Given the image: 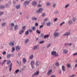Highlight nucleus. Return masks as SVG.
Masks as SVG:
<instances>
[{
  "label": "nucleus",
  "instance_id": "nucleus-1",
  "mask_svg": "<svg viewBox=\"0 0 77 77\" xmlns=\"http://www.w3.org/2000/svg\"><path fill=\"white\" fill-rule=\"evenodd\" d=\"M51 54L54 56H58L59 54H56V52L55 51H52L51 52Z\"/></svg>",
  "mask_w": 77,
  "mask_h": 77
},
{
  "label": "nucleus",
  "instance_id": "nucleus-2",
  "mask_svg": "<svg viewBox=\"0 0 77 77\" xmlns=\"http://www.w3.org/2000/svg\"><path fill=\"white\" fill-rule=\"evenodd\" d=\"M26 28V26H23L22 29V30L20 31L19 32V34H22L23 33V32H24V29Z\"/></svg>",
  "mask_w": 77,
  "mask_h": 77
},
{
  "label": "nucleus",
  "instance_id": "nucleus-3",
  "mask_svg": "<svg viewBox=\"0 0 77 77\" xmlns=\"http://www.w3.org/2000/svg\"><path fill=\"white\" fill-rule=\"evenodd\" d=\"M57 30V29L55 32L54 33V35L55 37H57V36H59V33L57 32H56V31Z\"/></svg>",
  "mask_w": 77,
  "mask_h": 77
},
{
  "label": "nucleus",
  "instance_id": "nucleus-4",
  "mask_svg": "<svg viewBox=\"0 0 77 77\" xmlns=\"http://www.w3.org/2000/svg\"><path fill=\"white\" fill-rule=\"evenodd\" d=\"M30 64L31 65L32 68H34L35 67V62L34 61H32L31 62Z\"/></svg>",
  "mask_w": 77,
  "mask_h": 77
},
{
  "label": "nucleus",
  "instance_id": "nucleus-5",
  "mask_svg": "<svg viewBox=\"0 0 77 77\" xmlns=\"http://www.w3.org/2000/svg\"><path fill=\"white\" fill-rule=\"evenodd\" d=\"M21 49V47L20 46H17L16 47V50L17 51L20 50Z\"/></svg>",
  "mask_w": 77,
  "mask_h": 77
},
{
  "label": "nucleus",
  "instance_id": "nucleus-6",
  "mask_svg": "<svg viewBox=\"0 0 77 77\" xmlns=\"http://www.w3.org/2000/svg\"><path fill=\"white\" fill-rule=\"evenodd\" d=\"M39 71H37L35 73L32 75V77H34V75H39Z\"/></svg>",
  "mask_w": 77,
  "mask_h": 77
},
{
  "label": "nucleus",
  "instance_id": "nucleus-7",
  "mask_svg": "<svg viewBox=\"0 0 77 77\" xmlns=\"http://www.w3.org/2000/svg\"><path fill=\"white\" fill-rule=\"evenodd\" d=\"M43 11V8H40L38 11H36V12L37 13H41V12H42V11Z\"/></svg>",
  "mask_w": 77,
  "mask_h": 77
},
{
  "label": "nucleus",
  "instance_id": "nucleus-8",
  "mask_svg": "<svg viewBox=\"0 0 77 77\" xmlns=\"http://www.w3.org/2000/svg\"><path fill=\"white\" fill-rule=\"evenodd\" d=\"M51 73H52V70L51 69H50L48 72L47 74L48 75H50L51 74Z\"/></svg>",
  "mask_w": 77,
  "mask_h": 77
},
{
  "label": "nucleus",
  "instance_id": "nucleus-9",
  "mask_svg": "<svg viewBox=\"0 0 77 77\" xmlns=\"http://www.w3.org/2000/svg\"><path fill=\"white\" fill-rule=\"evenodd\" d=\"M36 66H38L40 65V62L39 61H36L35 63Z\"/></svg>",
  "mask_w": 77,
  "mask_h": 77
},
{
  "label": "nucleus",
  "instance_id": "nucleus-10",
  "mask_svg": "<svg viewBox=\"0 0 77 77\" xmlns=\"http://www.w3.org/2000/svg\"><path fill=\"white\" fill-rule=\"evenodd\" d=\"M38 47H39V46L38 45L34 46L32 48V50H36V49H37V48H38Z\"/></svg>",
  "mask_w": 77,
  "mask_h": 77
},
{
  "label": "nucleus",
  "instance_id": "nucleus-11",
  "mask_svg": "<svg viewBox=\"0 0 77 77\" xmlns=\"http://www.w3.org/2000/svg\"><path fill=\"white\" fill-rule=\"evenodd\" d=\"M9 45L11 46H14V42H11L9 43Z\"/></svg>",
  "mask_w": 77,
  "mask_h": 77
},
{
  "label": "nucleus",
  "instance_id": "nucleus-12",
  "mask_svg": "<svg viewBox=\"0 0 77 77\" xmlns=\"http://www.w3.org/2000/svg\"><path fill=\"white\" fill-rule=\"evenodd\" d=\"M23 63L25 64L26 63V58L23 57Z\"/></svg>",
  "mask_w": 77,
  "mask_h": 77
},
{
  "label": "nucleus",
  "instance_id": "nucleus-13",
  "mask_svg": "<svg viewBox=\"0 0 77 77\" xmlns=\"http://www.w3.org/2000/svg\"><path fill=\"white\" fill-rule=\"evenodd\" d=\"M65 45H68L69 46H71L72 45V43H65Z\"/></svg>",
  "mask_w": 77,
  "mask_h": 77
},
{
  "label": "nucleus",
  "instance_id": "nucleus-14",
  "mask_svg": "<svg viewBox=\"0 0 77 77\" xmlns=\"http://www.w3.org/2000/svg\"><path fill=\"white\" fill-rule=\"evenodd\" d=\"M32 4L33 6H36V5H37V3H36V2L35 1L33 2H32Z\"/></svg>",
  "mask_w": 77,
  "mask_h": 77
},
{
  "label": "nucleus",
  "instance_id": "nucleus-15",
  "mask_svg": "<svg viewBox=\"0 0 77 77\" xmlns=\"http://www.w3.org/2000/svg\"><path fill=\"white\" fill-rule=\"evenodd\" d=\"M70 34V33L69 32H67L64 34V36H68V35H69Z\"/></svg>",
  "mask_w": 77,
  "mask_h": 77
},
{
  "label": "nucleus",
  "instance_id": "nucleus-16",
  "mask_svg": "<svg viewBox=\"0 0 77 77\" xmlns=\"http://www.w3.org/2000/svg\"><path fill=\"white\" fill-rule=\"evenodd\" d=\"M12 63H11L9 66L10 67V70L9 71H11V69H12Z\"/></svg>",
  "mask_w": 77,
  "mask_h": 77
},
{
  "label": "nucleus",
  "instance_id": "nucleus-17",
  "mask_svg": "<svg viewBox=\"0 0 77 77\" xmlns=\"http://www.w3.org/2000/svg\"><path fill=\"white\" fill-rule=\"evenodd\" d=\"M63 53H68V51L66 49H63Z\"/></svg>",
  "mask_w": 77,
  "mask_h": 77
},
{
  "label": "nucleus",
  "instance_id": "nucleus-18",
  "mask_svg": "<svg viewBox=\"0 0 77 77\" xmlns=\"http://www.w3.org/2000/svg\"><path fill=\"white\" fill-rule=\"evenodd\" d=\"M62 69L63 71H65V66H62Z\"/></svg>",
  "mask_w": 77,
  "mask_h": 77
},
{
  "label": "nucleus",
  "instance_id": "nucleus-19",
  "mask_svg": "<svg viewBox=\"0 0 77 77\" xmlns=\"http://www.w3.org/2000/svg\"><path fill=\"white\" fill-rule=\"evenodd\" d=\"M46 24L48 26H50L51 24V23H50V22H49L48 23H46Z\"/></svg>",
  "mask_w": 77,
  "mask_h": 77
},
{
  "label": "nucleus",
  "instance_id": "nucleus-20",
  "mask_svg": "<svg viewBox=\"0 0 77 77\" xmlns=\"http://www.w3.org/2000/svg\"><path fill=\"white\" fill-rule=\"evenodd\" d=\"M29 1H26L24 3V4L25 5H27V4H29Z\"/></svg>",
  "mask_w": 77,
  "mask_h": 77
},
{
  "label": "nucleus",
  "instance_id": "nucleus-21",
  "mask_svg": "<svg viewBox=\"0 0 77 77\" xmlns=\"http://www.w3.org/2000/svg\"><path fill=\"white\" fill-rule=\"evenodd\" d=\"M48 37H49V35H46L44 36V38L45 39L46 38H48Z\"/></svg>",
  "mask_w": 77,
  "mask_h": 77
},
{
  "label": "nucleus",
  "instance_id": "nucleus-22",
  "mask_svg": "<svg viewBox=\"0 0 77 77\" xmlns=\"http://www.w3.org/2000/svg\"><path fill=\"white\" fill-rule=\"evenodd\" d=\"M33 58V55H32L30 56L29 59H32Z\"/></svg>",
  "mask_w": 77,
  "mask_h": 77
},
{
  "label": "nucleus",
  "instance_id": "nucleus-23",
  "mask_svg": "<svg viewBox=\"0 0 77 77\" xmlns=\"http://www.w3.org/2000/svg\"><path fill=\"white\" fill-rule=\"evenodd\" d=\"M7 60H4V61L2 62V65H3V64L5 63V62H6Z\"/></svg>",
  "mask_w": 77,
  "mask_h": 77
},
{
  "label": "nucleus",
  "instance_id": "nucleus-24",
  "mask_svg": "<svg viewBox=\"0 0 77 77\" xmlns=\"http://www.w3.org/2000/svg\"><path fill=\"white\" fill-rule=\"evenodd\" d=\"M18 26L17 25H16L15 26V27H14V30H17V29H18Z\"/></svg>",
  "mask_w": 77,
  "mask_h": 77
},
{
  "label": "nucleus",
  "instance_id": "nucleus-25",
  "mask_svg": "<svg viewBox=\"0 0 77 77\" xmlns=\"http://www.w3.org/2000/svg\"><path fill=\"white\" fill-rule=\"evenodd\" d=\"M15 50V48H14V47H13L12 48V50L11 51V52H13Z\"/></svg>",
  "mask_w": 77,
  "mask_h": 77
},
{
  "label": "nucleus",
  "instance_id": "nucleus-26",
  "mask_svg": "<svg viewBox=\"0 0 77 77\" xmlns=\"http://www.w3.org/2000/svg\"><path fill=\"white\" fill-rule=\"evenodd\" d=\"M67 67L68 68H69L71 67V64H67Z\"/></svg>",
  "mask_w": 77,
  "mask_h": 77
},
{
  "label": "nucleus",
  "instance_id": "nucleus-27",
  "mask_svg": "<svg viewBox=\"0 0 77 77\" xmlns=\"http://www.w3.org/2000/svg\"><path fill=\"white\" fill-rule=\"evenodd\" d=\"M32 20H37V18L35 17H34L32 18Z\"/></svg>",
  "mask_w": 77,
  "mask_h": 77
},
{
  "label": "nucleus",
  "instance_id": "nucleus-28",
  "mask_svg": "<svg viewBox=\"0 0 77 77\" xmlns=\"http://www.w3.org/2000/svg\"><path fill=\"white\" fill-rule=\"evenodd\" d=\"M19 71H20V70H19V69H17L15 71V73H18Z\"/></svg>",
  "mask_w": 77,
  "mask_h": 77
},
{
  "label": "nucleus",
  "instance_id": "nucleus-29",
  "mask_svg": "<svg viewBox=\"0 0 77 77\" xmlns=\"http://www.w3.org/2000/svg\"><path fill=\"white\" fill-rule=\"evenodd\" d=\"M16 8L17 9H19V8H20V5H17L16 6Z\"/></svg>",
  "mask_w": 77,
  "mask_h": 77
},
{
  "label": "nucleus",
  "instance_id": "nucleus-30",
  "mask_svg": "<svg viewBox=\"0 0 77 77\" xmlns=\"http://www.w3.org/2000/svg\"><path fill=\"white\" fill-rule=\"evenodd\" d=\"M25 35H29V31H27L25 32Z\"/></svg>",
  "mask_w": 77,
  "mask_h": 77
},
{
  "label": "nucleus",
  "instance_id": "nucleus-31",
  "mask_svg": "<svg viewBox=\"0 0 77 77\" xmlns=\"http://www.w3.org/2000/svg\"><path fill=\"white\" fill-rule=\"evenodd\" d=\"M36 32L37 33H38V34L41 33V32L38 30H37Z\"/></svg>",
  "mask_w": 77,
  "mask_h": 77
},
{
  "label": "nucleus",
  "instance_id": "nucleus-32",
  "mask_svg": "<svg viewBox=\"0 0 77 77\" xmlns=\"http://www.w3.org/2000/svg\"><path fill=\"white\" fill-rule=\"evenodd\" d=\"M11 61L10 60H8V62L7 63V65H9V63H11Z\"/></svg>",
  "mask_w": 77,
  "mask_h": 77
},
{
  "label": "nucleus",
  "instance_id": "nucleus-33",
  "mask_svg": "<svg viewBox=\"0 0 77 77\" xmlns=\"http://www.w3.org/2000/svg\"><path fill=\"white\" fill-rule=\"evenodd\" d=\"M29 41V40L28 39H26V40L25 41V43H27Z\"/></svg>",
  "mask_w": 77,
  "mask_h": 77
},
{
  "label": "nucleus",
  "instance_id": "nucleus-34",
  "mask_svg": "<svg viewBox=\"0 0 77 77\" xmlns=\"http://www.w3.org/2000/svg\"><path fill=\"white\" fill-rule=\"evenodd\" d=\"M69 6V4H67L65 6V8H68V6Z\"/></svg>",
  "mask_w": 77,
  "mask_h": 77
},
{
  "label": "nucleus",
  "instance_id": "nucleus-35",
  "mask_svg": "<svg viewBox=\"0 0 77 77\" xmlns=\"http://www.w3.org/2000/svg\"><path fill=\"white\" fill-rule=\"evenodd\" d=\"M75 76H76V75H72L71 76H69V77H75Z\"/></svg>",
  "mask_w": 77,
  "mask_h": 77
},
{
  "label": "nucleus",
  "instance_id": "nucleus-36",
  "mask_svg": "<svg viewBox=\"0 0 77 77\" xmlns=\"http://www.w3.org/2000/svg\"><path fill=\"white\" fill-rule=\"evenodd\" d=\"M69 24H72V21H69Z\"/></svg>",
  "mask_w": 77,
  "mask_h": 77
},
{
  "label": "nucleus",
  "instance_id": "nucleus-37",
  "mask_svg": "<svg viewBox=\"0 0 77 77\" xmlns=\"http://www.w3.org/2000/svg\"><path fill=\"white\" fill-rule=\"evenodd\" d=\"M51 44H49L47 46V48H48V47H50V46H51Z\"/></svg>",
  "mask_w": 77,
  "mask_h": 77
},
{
  "label": "nucleus",
  "instance_id": "nucleus-38",
  "mask_svg": "<svg viewBox=\"0 0 77 77\" xmlns=\"http://www.w3.org/2000/svg\"><path fill=\"white\" fill-rule=\"evenodd\" d=\"M6 51H4L2 53V54H3V55H4L5 54H6Z\"/></svg>",
  "mask_w": 77,
  "mask_h": 77
},
{
  "label": "nucleus",
  "instance_id": "nucleus-39",
  "mask_svg": "<svg viewBox=\"0 0 77 77\" xmlns=\"http://www.w3.org/2000/svg\"><path fill=\"white\" fill-rule=\"evenodd\" d=\"M6 24L5 23H2V26H4Z\"/></svg>",
  "mask_w": 77,
  "mask_h": 77
},
{
  "label": "nucleus",
  "instance_id": "nucleus-40",
  "mask_svg": "<svg viewBox=\"0 0 77 77\" xmlns=\"http://www.w3.org/2000/svg\"><path fill=\"white\" fill-rule=\"evenodd\" d=\"M11 57V55L9 54H8L7 55L8 58H9Z\"/></svg>",
  "mask_w": 77,
  "mask_h": 77
},
{
  "label": "nucleus",
  "instance_id": "nucleus-41",
  "mask_svg": "<svg viewBox=\"0 0 77 77\" xmlns=\"http://www.w3.org/2000/svg\"><path fill=\"white\" fill-rule=\"evenodd\" d=\"M10 25L11 26V27H13L14 26V24L12 23L11 24H10Z\"/></svg>",
  "mask_w": 77,
  "mask_h": 77
},
{
  "label": "nucleus",
  "instance_id": "nucleus-42",
  "mask_svg": "<svg viewBox=\"0 0 77 77\" xmlns=\"http://www.w3.org/2000/svg\"><path fill=\"white\" fill-rule=\"evenodd\" d=\"M56 5L55 4H53V7L54 8H55V7H56Z\"/></svg>",
  "mask_w": 77,
  "mask_h": 77
},
{
  "label": "nucleus",
  "instance_id": "nucleus-43",
  "mask_svg": "<svg viewBox=\"0 0 77 77\" xmlns=\"http://www.w3.org/2000/svg\"><path fill=\"white\" fill-rule=\"evenodd\" d=\"M4 8H5V7L3 6H0V8H1V9H3Z\"/></svg>",
  "mask_w": 77,
  "mask_h": 77
},
{
  "label": "nucleus",
  "instance_id": "nucleus-44",
  "mask_svg": "<svg viewBox=\"0 0 77 77\" xmlns=\"http://www.w3.org/2000/svg\"><path fill=\"white\" fill-rule=\"evenodd\" d=\"M44 42V41H41L40 42V44H43Z\"/></svg>",
  "mask_w": 77,
  "mask_h": 77
},
{
  "label": "nucleus",
  "instance_id": "nucleus-45",
  "mask_svg": "<svg viewBox=\"0 0 77 77\" xmlns=\"http://www.w3.org/2000/svg\"><path fill=\"white\" fill-rule=\"evenodd\" d=\"M50 2H48L47 3V6H49V5H50Z\"/></svg>",
  "mask_w": 77,
  "mask_h": 77
},
{
  "label": "nucleus",
  "instance_id": "nucleus-46",
  "mask_svg": "<svg viewBox=\"0 0 77 77\" xmlns=\"http://www.w3.org/2000/svg\"><path fill=\"white\" fill-rule=\"evenodd\" d=\"M64 23H65V22H63V23H61L60 24V26H62V25H63V24H64Z\"/></svg>",
  "mask_w": 77,
  "mask_h": 77
},
{
  "label": "nucleus",
  "instance_id": "nucleus-47",
  "mask_svg": "<svg viewBox=\"0 0 77 77\" xmlns=\"http://www.w3.org/2000/svg\"><path fill=\"white\" fill-rule=\"evenodd\" d=\"M48 20V18H46L45 19H44V21H47Z\"/></svg>",
  "mask_w": 77,
  "mask_h": 77
},
{
  "label": "nucleus",
  "instance_id": "nucleus-48",
  "mask_svg": "<svg viewBox=\"0 0 77 77\" xmlns=\"http://www.w3.org/2000/svg\"><path fill=\"white\" fill-rule=\"evenodd\" d=\"M55 65H57V66H59V63H55Z\"/></svg>",
  "mask_w": 77,
  "mask_h": 77
},
{
  "label": "nucleus",
  "instance_id": "nucleus-49",
  "mask_svg": "<svg viewBox=\"0 0 77 77\" xmlns=\"http://www.w3.org/2000/svg\"><path fill=\"white\" fill-rule=\"evenodd\" d=\"M42 16L43 17H45V13H43L42 14Z\"/></svg>",
  "mask_w": 77,
  "mask_h": 77
},
{
  "label": "nucleus",
  "instance_id": "nucleus-50",
  "mask_svg": "<svg viewBox=\"0 0 77 77\" xmlns=\"http://www.w3.org/2000/svg\"><path fill=\"white\" fill-rule=\"evenodd\" d=\"M59 73H60V74H62V71L60 70H59Z\"/></svg>",
  "mask_w": 77,
  "mask_h": 77
},
{
  "label": "nucleus",
  "instance_id": "nucleus-51",
  "mask_svg": "<svg viewBox=\"0 0 77 77\" xmlns=\"http://www.w3.org/2000/svg\"><path fill=\"white\" fill-rule=\"evenodd\" d=\"M57 18H55L54 19V21H57Z\"/></svg>",
  "mask_w": 77,
  "mask_h": 77
},
{
  "label": "nucleus",
  "instance_id": "nucleus-52",
  "mask_svg": "<svg viewBox=\"0 0 77 77\" xmlns=\"http://www.w3.org/2000/svg\"><path fill=\"white\" fill-rule=\"evenodd\" d=\"M73 21H75V18H73Z\"/></svg>",
  "mask_w": 77,
  "mask_h": 77
},
{
  "label": "nucleus",
  "instance_id": "nucleus-53",
  "mask_svg": "<svg viewBox=\"0 0 77 77\" xmlns=\"http://www.w3.org/2000/svg\"><path fill=\"white\" fill-rule=\"evenodd\" d=\"M73 56H76V55H77V53H75V54H73Z\"/></svg>",
  "mask_w": 77,
  "mask_h": 77
},
{
  "label": "nucleus",
  "instance_id": "nucleus-54",
  "mask_svg": "<svg viewBox=\"0 0 77 77\" xmlns=\"http://www.w3.org/2000/svg\"><path fill=\"white\" fill-rule=\"evenodd\" d=\"M40 36L41 37H42V36H43V33H41V35H40Z\"/></svg>",
  "mask_w": 77,
  "mask_h": 77
},
{
  "label": "nucleus",
  "instance_id": "nucleus-55",
  "mask_svg": "<svg viewBox=\"0 0 77 77\" xmlns=\"http://www.w3.org/2000/svg\"><path fill=\"white\" fill-rule=\"evenodd\" d=\"M35 25L36 26H38V23H36L35 24Z\"/></svg>",
  "mask_w": 77,
  "mask_h": 77
},
{
  "label": "nucleus",
  "instance_id": "nucleus-56",
  "mask_svg": "<svg viewBox=\"0 0 77 77\" xmlns=\"http://www.w3.org/2000/svg\"><path fill=\"white\" fill-rule=\"evenodd\" d=\"M51 77H56V75H52V76H51Z\"/></svg>",
  "mask_w": 77,
  "mask_h": 77
},
{
  "label": "nucleus",
  "instance_id": "nucleus-57",
  "mask_svg": "<svg viewBox=\"0 0 77 77\" xmlns=\"http://www.w3.org/2000/svg\"><path fill=\"white\" fill-rule=\"evenodd\" d=\"M3 14V12H0V15H2Z\"/></svg>",
  "mask_w": 77,
  "mask_h": 77
},
{
  "label": "nucleus",
  "instance_id": "nucleus-58",
  "mask_svg": "<svg viewBox=\"0 0 77 77\" xmlns=\"http://www.w3.org/2000/svg\"><path fill=\"white\" fill-rule=\"evenodd\" d=\"M32 29L33 30H35V27H33Z\"/></svg>",
  "mask_w": 77,
  "mask_h": 77
},
{
  "label": "nucleus",
  "instance_id": "nucleus-59",
  "mask_svg": "<svg viewBox=\"0 0 77 77\" xmlns=\"http://www.w3.org/2000/svg\"><path fill=\"white\" fill-rule=\"evenodd\" d=\"M29 32H32V30L31 29H30L29 30Z\"/></svg>",
  "mask_w": 77,
  "mask_h": 77
},
{
  "label": "nucleus",
  "instance_id": "nucleus-60",
  "mask_svg": "<svg viewBox=\"0 0 77 77\" xmlns=\"http://www.w3.org/2000/svg\"><path fill=\"white\" fill-rule=\"evenodd\" d=\"M44 26V25H42L40 26V28L41 29V28H42L43 26Z\"/></svg>",
  "mask_w": 77,
  "mask_h": 77
},
{
  "label": "nucleus",
  "instance_id": "nucleus-61",
  "mask_svg": "<svg viewBox=\"0 0 77 77\" xmlns=\"http://www.w3.org/2000/svg\"><path fill=\"white\" fill-rule=\"evenodd\" d=\"M38 7H41V6H42V5H38Z\"/></svg>",
  "mask_w": 77,
  "mask_h": 77
},
{
  "label": "nucleus",
  "instance_id": "nucleus-62",
  "mask_svg": "<svg viewBox=\"0 0 77 77\" xmlns=\"http://www.w3.org/2000/svg\"><path fill=\"white\" fill-rule=\"evenodd\" d=\"M77 64H75V68H76V67H77Z\"/></svg>",
  "mask_w": 77,
  "mask_h": 77
},
{
  "label": "nucleus",
  "instance_id": "nucleus-63",
  "mask_svg": "<svg viewBox=\"0 0 77 77\" xmlns=\"http://www.w3.org/2000/svg\"><path fill=\"white\" fill-rule=\"evenodd\" d=\"M9 5H8V4L6 5V7H8Z\"/></svg>",
  "mask_w": 77,
  "mask_h": 77
},
{
  "label": "nucleus",
  "instance_id": "nucleus-64",
  "mask_svg": "<svg viewBox=\"0 0 77 77\" xmlns=\"http://www.w3.org/2000/svg\"><path fill=\"white\" fill-rule=\"evenodd\" d=\"M75 62L76 63H77V60H75Z\"/></svg>",
  "mask_w": 77,
  "mask_h": 77
}]
</instances>
